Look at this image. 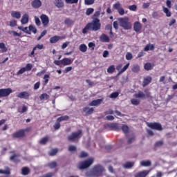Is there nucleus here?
Returning a JSON list of instances; mask_svg holds the SVG:
<instances>
[{"label": "nucleus", "instance_id": "052dcab7", "mask_svg": "<svg viewBox=\"0 0 177 177\" xmlns=\"http://www.w3.org/2000/svg\"><path fill=\"white\" fill-rule=\"evenodd\" d=\"M57 154V149H53L49 152V156H56Z\"/></svg>", "mask_w": 177, "mask_h": 177}, {"label": "nucleus", "instance_id": "6e6d98bb", "mask_svg": "<svg viewBox=\"0 0 177 177\" xmlns=\"http://www.w3.org/2000/svg\"><path fill=\"white\" fill-rule=\"evenodd\" d=\"M94 10H95L93 8H88L86 10V15L87 16H90V15H92V13H93Z\"/></svg>", "mask_w": 177, "mask_h": 177}, {"label": "nucleus", "instance_id": "a211bd4d", "mask_svg": "<svg viewBox=\"0 0 177 177\" xmlns=\"http://www.w3.org/2000/svg\"><path fill=\"white\" fill-rule=\"evenodd\" d=\"M149 172L150 171L148 170H143L142 171H139L135 175V177H146L147 175H149Z\"/></svg>", "mask_w": 177, "mask_h": 177}, {"label": "nucleus", "instance_id": "37998d69", "mask_svg": "<svg viewBox=\"0 0 177 177\" xmlns=\"http://www.w3.org/2000/svg\"><path fill=\"white\" fill-rule=\"evenodd\" d=\"M48 140H49V138L44 137L40 140L39 143H40V145H46V143H48Z\"/></svg>", "mask_w": 177, "mask_h": 177}, {"label": "nucleus", "instance_id": "9d476101", "mask_svg": "<svg viewBox=\"0 0 177 177\" xmlns=\"http://www.w3.org/2000/svg\"><path fill=\"white\" fill-rule=\"evenodd\" d=\"M147 125L151 129H156V131H162V127L160 123L151 122V123H147Z\"/></svg>", "mask_w": 177, "mask_h": 177}, {"label": "nucleus", "instance_id": "a878e982", "mask_svg": "<svg viewBox=\"0 0 177 177\" xmlns=\"http://www.w3.org/2000/svg\"><path fill=\"white\" fill-rule=\"evenodd\" d=\"M54 4L57 8H63V6H64V3H63V1L62 0H55Z\"/></svg>", "mask_w": 177, "mask_h": 177}, {"label": "nucleus", "instance_id": "6ab92c4d", "mask_svg": "<svg viewBox=\"0 0 177 177\" xmlns=\"http://www.w3.org/2000/svg\"><path fill=\"white\" fill-rule=\"evenodd\" d=\"M71 63H73V61L70 58H64L62 59V66H70Z\"/></svg>", "mask_w": 177, "mask_h": 177}, {"label": "nucleus", "instance_id": "a18cd8bd", "mask_svg": "<svg viewBox=\"0 0 177 177\" xmlns=\"http://www.w3.org/2000/svg\"><path fill=\"white\" fill-rule=\"evenodd\" d=\"M39 99L40 100H44V99L48 100L49 99V95H48L46 93H44L39 96Z\"/></svg>", "mask_w": 177, "mask_h": 177}, {"label": "nucleus", "instance_id": "6e6552de", "mask_svg": "<svg viewBox=\"0 0 177 177\" xmlns=\"http://www.w3.org/2000/svg\"><path fill=\"white\" fill-rule=\"evenodd\" d=\"M105 128H109L111 131H117V132H120V131H121V128L118 123H108L105 124Z\"/></svg>", "mask_w": 177, "mask_h": 177}, {"label": "nucleus", "instance_id": "aec40b11", "mask_svg": "<svg viewBox=\"0 0 177 177\" xmlns=\"http://www.w3.org/2000/svg\"><path fill=\"white\" fill-rule=\"evenodd\" d=\"M103 102V99L94 100L90 102L89 106H99Z\"/></svg>", "mask_w": 177, "mask_h": 177}, {"label": "nucleus", "instance_id": "20e7f679", "mask_svg": "<svg viewBox=\"0 0 177 177\" xmlns=\"http://www.w3.org/2000/svg\"><path fill=\"white\" fill-rule=\"evenodd\" d=\"M83 133L82 130L79 129L77 131L71 133V134L68 136V142H75V140H80L82 137Z\"/></svg>", "mask_w": 177, "mask_h": 177}, {"label": "nucleus", "instance_id": "603ef678", "mask_svg": "<svg viewBox=\"0 0 177 177\" xmlns=\"http://www.w3.org/2000/svg\"><path fill=\"white\" fill-rule=\"evenodd\" d=\"M129 9L132 12H136V10L138 9V6L136 5L129 6Z\"/></svg>", "mask_w": 177, "mask_h": 177}, {"label": "nucleus", "instance_id": "2eb2a0df", "mask_svg": "<svg viewBox=\"0 0 177 177\" xmlns=\"http://www.w3.org/2000/svg\"><path fill=\"white\" fill-rule=\"evenodd\" d=\"M59 39H64V37L60 36H53L50 38V43L56 44V42H58Z\"/></svg>", "mask_w": 177, "mask_h": 177}, {"label": "nucleus", "instance_id": "f704fd0d", "mask_svg": "<svg viewBox=\"0 0 177 177\" xmlns=\"http://www.w3.org/2000/svg\"><path fill=\"white\" fill-rule=\"evenodd\" d=\"M130 64L127 63L118 73V76L120 75V74H122V73H124V71H127L128 70V68L129 67Z\"/></svg>", "mask_w": 177, "mask_h": 177}, {"label": "nucleus", "instance_id": "ddd939ff", "mask_svg": "<svg viewBox=\"0 0 177 177\" xmlns=\"http://www.w3.org/2000/svg\"><path fill=\"white\" fill-rule=\"evenodd\" d=\"M40 19L41 20L44 27H46V26H48V24H49V17H48V15H46L45 14H42L40 16Z\"/></svg>", "mask_w": 177, "mask_h": 177}, {"label": "nucleus", "instance_id": "4468645a", "mask_svg": "<svg viewBox=\"0 0 177 177\" xmlns=\"http://www.w3.org/2000/svg\"><path fill=\"white\" fill-rule=\"evenodd\" d=\"M142 24L139 21H136L133 24V30L135 32H140L142 31Z\"/></svg>", "mask_w": 177, "mask_h": 177}, {"label": "nucleus", "instance_id": "de8ad7c7", "mask_svg": "<svg viewBox=\"0 0 177 177\" xmlns=\"http://www.w3.org/2000/svg\"><path fill=\"white\" fill-rule=\"evenodd\" d=\"M119 95H120V93L113 92V93H111V95H109V97H111V99H115V98L118 97Z\"/></svg>", "mask_w": 177, "mask_h": 177}, {"label": "nucleus", "instance_id": "9b49d317", "mask_svg": "<svg viewBox=\"0 0 177 177\" xmlns=\"http://www.w3.org/2000/svg\"><path fill=\"white\" fill-rule=\"evenodd\" d=\"M145 92L146 95L145 94V93L139 91L138 93H136L134 95V97H136V99H145L146 97H150V93L147 92L146 91Z\"/></svg>", "mask_w": 177, "mask_h": 177}, {"label": "nucleus", "instance_id": "0e129e2a", "mask_svg": "<svg viewBox=\"0 0 177 177\" xmlns=\"http://www.w3.org/2000/svg\"><path fill=\"white\" fill-rule=\"evenodd\" d=\"M33 48H35V50H37V49L41 50L44 48V44H37Z\"/></svg>", "mask_w": 177, "mask_h": 177}, {"label": "nucleus", "instance_id": "a19ab883", "mask_svg": "<svg viewBox=\"0 0 177 177\" xmlns=\"http://www.w3.org/2000/svg\"><path fill=\"white\" fill-rule=\"evenodd\" d=\"M114 71H115V66L114 65H111L107 68V73L109 74H113Z\"/></svg>", "mask_w": 177, "mask_h": 177}, {"label": "nucleus", "instance_id": "f257e3e1", "mask_svg": "<svg viewBox=\"0 0 177 177\" xmlns=\"http://www.w3.org/2000/svg\"><path fill=\"white\" fill-rule=\"evenodd\" d=\"M104 172V167L100 165H95L93 169L86 173V176L88 177H100Z\"/></svg>", "mask_w": 177, "mask_h": 177}, {"label": "nucleus", "instance_id": "dca6fc26", "mask_svg": "<svg viewBox=\"0 0 177 177\" xmlns=\"http://www.w3.org/2000/svg\"><path fill=\"white\" fill-rule=\"evenodd\" d=\"M32 6L35 9H38V8L42 6V3L41 2V0H34L32 1Z\"/></svg>", "mask_w": 177, "mask_h": 177}, {"label": "nucleus", "instance_id": "473e14b6", "mask_svg": "<svg viewBox=\"0 0 177 177\" xmlns=\"http://www.w3.org/2000/svg\"><path fill=\"white\" fill-rule=\"evenodd\" d=\"M145 52H149V50H154V45L153 44H147L145 48Z\"/></svg>", "mask_w": 177, "mask_h": 177}, {"label": "nucleus", "instance_id": "e433bc0d", "mask_svg": "<svg viewBox=\"0 0 177 177\" xmlns=\"http://www.w3.org/2000/svg\"><path fill=\"white\" fill-rule=\"evenodd\" d=\"M47 167H48L51 169H53V168H56V167H57V163L56 162V161H53L48 163Z\"/></svg>", "mask_w": 177, "mask_h": 177}, {"label": "nucleus", "instance_id": "09e8293b", "mask_svg": "<svg viewBox=\"0 0 177 177\" xmlns=\"http://www.w3.org/2000/svg\"><path fill=\"white\" fill-rule=\"evenodd\" d=\"M49 78H50V75L48 74H46L44 76V85H46L48 84V82H49Z\"/></svg>", "mask_w": 177, "mask_h": 177}, {"label": "nucleus", "instance_id": "39448f33", "mask_svg": "<svg viewBox=\"0 0 177 177\" xmlns=\"http://www.w3.org/2000/svg\"><path fill=\"white\" fill-rule=\"evenodd\" d=\"M92 164H93V158H88L86 160L80 162L77 168L79 169H86V168H89Z\"/></svg>", "mask_w": 177, "mask_h": 177}, {"label": "nucleus", "instance_id": "72a5a7b5", "mask_svg": "<svg viewBox=\"0 0 177 177\" xmlns=\"http://www.w3.org/2000/svg\"><path fill=\"white\" fill-rule=\"evenodd\" d=\"M140 165H142V167H150L151 162L150 160H142L140 162Z\"/></svg>", "mask_w": 177, "mask_h": 177}, {"label": "nucleus", "instance_id": "ea45409f", "mask_svg": "<svg viewBox=\"0 0 177 177\" xmlns=\"http://www.w3.org/2000/svg\"><path fill=\"white\" fill-rule=\"evenodd\" d=\"M70 118L68 115H64V116H61L57 119L58 122H62V121H67Z\"/></svg>", "mask_w": 177, "mask_h": 177}, {"label": "nucleus", "instance_id": "4c0bfd02", "mask_svg": "<svg viewBox=\"0 0 177 177\" xmlns=\"http://www.w3.org/2000/svg\"><path fill=\"white\" fill-rule=\"evenodd\" d=\"M16 157H19V155L14 154L10 157V161H13V162H20V160L16 159Z\"/></svg>", "mask_w": 177, "mask_h": 177}, {"label": "nucleus", "instance_id": "f3484780", "mask_svg": "<svg viewBox=\"0 0 177 177\" xmlns=\"http://www.w3.org/2000/svg\"><path fill=\"white\" fill-rule=\"evenodd\" d=\"M83 111L86 113V115H91V114H93V111H95V109L93 108H89L88 106H86L83 108Z\"/></svg>", "mask_w": 177, "mask_h": 177}, {"label": "nucleus", "instance_id": "cd10ccee", "mask_svg": "<svg viewBox=\"0 0 177 177\" xmlns=\"http://www.w3.org/2000/svg\"><path fill=\"white\" fill-rule=\"evenodd\" d=\"M91 30V24L88 23L84 28L82 30V34H88V31Z\"/></svg>", "mask_w": 177, "mask_h": 177}, {"label": "nucleus", "instance_id": "f8f14e48", "mask_svg": "<svg viewBox=\"0 0 177 177\" xmlns=\"http://www.w3.org/2000/svg\"><path fill=\"white\" fill-rule=\"evenodd\" d=\"M17 97H19V99H25L26 100H28V99H30V93L27 91H22L17 95Z\"/></svg>", "mask_w": 177, "mask_h": 177}, {"label": "nucleus", "instance_id": "c03bdc74", "mask_svg": "<svg viewBox=\"0 0 177 177\" xmlns=\"http://www.w3.org/2000/svg\"><path fill=\"white\" fill-rule=\"evenodd\" d=\"M121 129L124 133H128L129 132V127L127 125H122Z\"/></svg>", "mask_w": 177, "mask_h": 177}, {"label": "nucleus", "instance_id": "bf43d9fd", "mask_svg": "<svg viewBox=\"0 0 177 177\" xmlns=\"http://www.w3.org/2000/svg\"><path fill=\"white\" fill-rule=\"evenodd\" d=\"M35 21L36 26H37L38 27L41 26V20H39V18L38 17H35Z\"/></svg>", "mask_w": 177, "mask_h": 177}, {"label": "nucleus", "instance_id": "864d4df0", "mask_svg": "<svg viewBox=\"0 0 177 177\" xmlns=\"http://www.w3.org/2000/svg\"><path fill=\"white\" fill-rule=\"evenodd\" d=\"M25 68L26 71H31V70H32V64H27Z\"/></svg>", "mask_w": 177, "mask_h": 177}, {"label": "nucleus", "instance_id": "2f4dec72", "mask_svg": "<svg viewBox=\"0 0 177 177\" xmlns=\"http://www.w3.org/2000/svg\"><path fill=\"white\" fill-rule=\"evenodd\" d=\"M75 21L74 20L70 19V18H66L64 20V24H66V26H73V24H74Z\"/></svg>", "mask_w": 177, "mask_h": 177}, {"label": "nucleus", "instance_id": "4d7b16f0", "mask_svg": "<svg viewBox=\"0 0 177 177\" xmlns=\"http://www.w3.org/2000/svg\"><path fill=\"white\" fill-rule=\"evenodd\" d=\"M85 5H93L95 3V0H84Z\"/></svg>", "mask_w": 177, "mask_h": 177}, {"label": "nucleus", "instance_id": "58836bf2", "mask_svg": "<svg viewBox=\"0 0 177 177\" xmlns=\"http://www.w3.org/2000/svg\"><path fill=\"white\" fill-rule=\"evenodd\" d=\"M131 104H133V106H139L140 104V100L135 98H132L131 100Z\"/></svg>", "mask_w": 177, "mask_h": 177}, {"label": "nucleus", "instance_id": "5fc2aeb1", "mask_svg": "<svg viewBox=\"0 0 177 177\" xmlns=\"http://www.w3.org/2000/svg\"><path fill=\"white\" fill-rule=\"evenodd\" d=\"M68 150V151H77V147L74 145H69Z\"/></svg>", "mask_w": 177, "mask_h": 177}, {"label": "nucleus", "instance_id": "c756f323", "mask_svg": "<svg viewBox=\"0 0 177 177\" xmlns=\"http://www.w3.org/2000/svg\"><path fill=\"white\" fill-rule=\"evenodd\" d=\"M0 49L2 53L8 52V47L5 45V43L3 42L0 43Z\"/></svg>", "mask_w": 177, "mask_h": 177}, {"label": "nucleus", "instance_id": "5701e85b", "mask_svg": "<svg viewBox=\"0 0 177 177\" xmlns=\"http://www.w3.org/2000/svg\"><path fill=\"white\" fill-rule=\"evenodd\" d=\"M21 24H27L28 23V14H24L22 16V18L21 19Z\"/></svg>", "mask_w": 177, "mask_h": 177}, {"label": "nucleus", "instance_id": "412c9836", "mask_svg": "<svg viewBox=\"0 0 177 177\" xmlns=\"http://www.w3.org/2000/svg\"><path fill=\"white\" fill-rule=\"evenodd\" d=\"M152 80L153 79L150 76H148V77L144 78L143 83H142V86L143 87L147 86V85H149V84H150V82H151Z\"/></svg>", "mask_w": 177, "mask_h": 177}, {"label": "nucleus", "instance_id": "8fccbe9b", "mask_svg": "<svg viewBox=\"0 0 177 177\" xmlns=\"http://www.w3.org/2000/svg\"><path fill=\"white\" fill-rule=\"evenodd\" d=\"M85 157H88V153L82 151L79 155V158H85Z\"/></svg>", "mask_w": 177, "mask_h": 177}, {"label": "nucleus", "instance_id": "0eeeda50", "mask_svg": "<svg viewBox=\"0 0 177 177\" xmlns=\"http://www.w3.org/2000/svg\"><path fill=\"white\" fill-rule=\"evenodd\" d=\"M13 92V90L10 88H0V97H7L10 93Z\"/></svg>", "mask_w": 177, "mask_h": 177}, {"label": "nucleus", "instance_id": "bb28decb", "mask_svg": "<svg viewBox=\"0 0 177 177\" xmlns=\"http://www.w3.org/2000/svg\"><path fill=\"white\" fill-rule=\"evenodd\" d=\"M11 16L12 17H15V19H20V17H21V14L20 13V12L12 11L11 12Z\"/></svg>", "mask_w": 177, "mask_h": 177}, {"label": "nucleus", "instance_id": "423d86ee", "mask_svg": "<svg viewBox=\"0 0 177 177\" xmlns=\"http://www.w3.org/2000/svg\"><path fill=\"white\" fill-rule=\"evenodd\" d=\"M90 25V28L91 31H99L102 27V24H100V20L97 18L93 19L92 22L88 23Z\"/></svg>", "mask_w": 177, "mask_h": 177}, {"label": "nucleus", "instance_id": "3c124183", "mask_svg": "<svg viewBox=\"0 0 177 177\" xmlns=\"http://www.w3.org/2000/svg\"><path fill=\"white\" fill-rule=\"evenodd\" d=\"M28 28H29V30L33 32V34H37V28H35L34 26L30 25Z\"/></svg>", "mask_w": 177, "mask_h": 177}, {"label": "nucleus", "instance_id": "4be33fe9", "mask_svg": "<svg viewBox=\"0 0 177 177\" xmlns=\"http://www.w3.org/2000/svg\"><path fill=\"white\" fill-rule=\"evenodd\" d=\"M100 40L101 42H110V38L106 34L101 35Z\"/></svg>", "mask_w": 177, "mask_h": 177}, {"label": "nucleus", "instance_id": "338daca9", "mask_svg": "<svg viewBox=\"0 0 177 177\" xmlns=\"http://www.w3.org/2000/svg\"><path fill=\"white\" fill-rule=\"evenodd\" d=\"M28 110V108H27V106H26V105H24L22 106L21 110V111L19 110V112L23 113H26V111H27Z\"/></svg>", "mask_w": 177, "mask_h": 177}, {"label": "nucleus", "instance_id": "f03ea898", "mask_svg": "<svg viewBox=\"0 0 177 177\" xmlns=\"http://www.w3.org/2000/svg\"><path fill=\"white\" fill-rule=\"evenodd\" d=\"M119 25L124 30H131L132 28V23L129 21V18L128 17H124L118 19Z\"/></svg>", "mask_w": 177, "mask_h": 177}, {"label": "nucleus", "instance_id": "49530a36", "mask_svg": "<svg viewBox=\"0 0 177 177\" xmlns=\"http://www.w3.org/2000/svg\"><path fill=\"white\" fill-rule=\"evenodd\" d=\"M163 12L166 14L167 17H171V12L167 8L163 7Z\"/></svg>", "mask_w": 177, "mask_h": 177}, {"label": "nucleus", "instance_id": "393cba45", "mask_svg": "<svg viewBox=\"0 0 177 177\" xmlns=\"http://www.w3.org/2000/svg\"><path fill=\"white\" fill-rule=\"evenodd\" d=\"M133 165H135V162H127L125 164L123 165V167L126 169H129L132 168V167H133Z\"/></svg>", "mask_w": 177, "mask_h": 177}, {"label": "nucleus", "instance_id": "1a4fd4ad", "mask_svg": "<svg viewBox=\"0 0 177 177\" xmlns=\"http://www.w3.org/2000/svg\"><path fill=\"white\" fill-rule=\"evenodd\" d=\"M113 9L118 10L120 16H124L125 15V10H124V8L121 7V3H120V2H117L115 4H113Z\"/></svg>", "mask_w": 177, "mask_h": 177}, {"label": "nucleus", "instance_id": "13d9d810", "mask_svg": "<svg viewBox=\"0 0 177 177\" xmlns=\"http://www.w3.org/2000/svg\"><path fill=\"white\" fill-rule=\"evenodd\" d=\"M26 68L23 67L17 73V75H20L21 74H24V73H26Z\"/></svg>", "mask_w": 177, "mask_h": 177}, {"label": "nucleus", "instance_id": "e2e57ef3", "mask_svg": "<svg viewBox=\"0 0 177 177\" xmlns=\"http://www.w3.org/2000/svg\"><path fill=\"white\" fill-rule=\"evenodd\" d=\"M133 56H132V53H127L126 54V59L127 60H132Z\"/></svg>", "mask_w": 177, "mask_h": 177}, {"label": "nucleus", "instance_id": "c85d7f7f", "mask_svg": "<svg viewBox=\"0 0 177 177\" xmlns=\"http://www.w3.org/2000/svg\"><path fill=\"white\" fill-rule=\"evenodd\" d=\"M79 49H80V52L85 53V52H86L88 50V46H86L85 44H82L80 45Z\"/></svg>", "mask_w": 177, "mask_h": 177}, {"label": "nucleus", "instance_id": "680f3d73", "mask_svg": "<svg viewBox=\"0 0 177 177\" xmlns=\"http://www.w3.org/2000/svg\"><path fill=\"white\" fill-rule=\"evenodd\" d=\"M17 26V20H12L10 21V27H16Z\"/></svg>", "mask_w": 177, "mask_h": 177}, {"label": "nucleus", "instance_id": "b1692460", "mask_svg": "<svg viewBox=\"0 0 177 177\" xmlns=\"http://www.w3.org/2000/svg\"><path fill=\"white\" fill-rule=\"evenodd\" d=\"M154 67V65H152L151 63L148 62L146 63L144 65L145 70H147V71H150V70H153V68Z\"/></svg>", "mask_w": 177, "mask_h": 177}, {"label": "nucleus", "instance_id": "774afa93", "mask_svg": "<svg viewBox=\"0 0 177 177\" xmlns=\"http://www.w3.org/2000/svg\"><path fill=\"white\" fill-rule=\"evenodd\" d=\"M59 128H60V122L57 120L56 124H54V129L57 130Z\"/></svg>", "mask_w": 177, "mask_h": 177}, {"label": "nucleus", "instance_id": "7c9ffc66", "mask_svg": "<svg viewBox=\"0 0 177 177\" xmlns=\"http://www.w3.org/2000/svg\"><path fill=\"white\" fill-rule=\"evenodd\" d=\"M21 174L24 175V176H27L30 174V168L27 167H24L22 169H21Z\"/></svg>", "mask_w": 177, "mask_h": 177}, {"label": "nucleus", "instance_id": "69168bd1", "mask_svg": "<svg viewBox=\"0 0 177 177\" xmlns=\"http://www.w3.org/2000/svg\"><path fill=\"white\" fill-rule=\"evenodd\" d=\"M66 3H78V0H65Z\"/></svg>", "mask_w": 177, "mask_h": 177}, {"label": "nucleus", "instance_id": "79ce46f5", "mask_svg": "<svg viewBox=\"0 0 177 177\" xmlns=\"http://www.w3.org/2000/svg\"><path fill=\"white\" fill-rule=\"evenodd\" d=\"M0 174H4L5 175H10V169L6 167V170L0 169Z\"/></svg>", "mask_w": 177, "mask_h": 177}, {"label": "nucleus", "instance_id": "7ed1b4c3", "mask_svg": "<svg viewBox=\"0 0 177 177\" xmlns=\"http://www.w3.org/2000/svg\"><path fill=\"white\" fill-rule=\"evenodd\" d=\"M30 131H31V127H27L24 129H19L12 134V138H13V139L24 138L26 136V133L27 132H30Z\"/></svg>", "mask_w": 177, "mask_h": 177}, {"label": "nucleus", "instance_id": "c9c22d12", "mask_svg": "<svg viewBox=\"0 0 177 177\" xmlns=\"http://www.w3.org/2000/svg\"><path fill=\"white\" fill-rule=\"evenodd\" d=\"M131 71L133 73H139V71H140V66H139L138 64H134L131 68Z\"/></svg>", "mask_w": 177, "mask_h": 177}]
</instances>
